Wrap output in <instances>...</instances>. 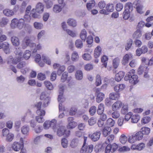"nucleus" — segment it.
I'll return each instance as SVG.
<instances>
[{
    "label": "nucleus",
    "mask_w": 153,
    "mask_h": 153,
    "mask_svg": "<svg viewBox=\"0 0 153 153\" xmlns=\"http://www.w3.org/2000/svg\"><path fill=\"white\" fill-rule=\"evenodd\" d=\"M35 44L33 43L29 37L26 36L22 41L21 46L23 49H25L27 47H33L35 46Z\"/></svg>",
    "instance_id": "nucleus-1"
},
{
    "label": "nucleus",
    "mask_w": 153,
    "mask_h": 153,
    "mask_svg": "<svg viewBox=\"0 0 153 153\" xmlns=\"http://www.w3.org/2000/svg\"><path fill=\"white\" fill-rule=\"evenodd\" d=\"M125 8V10L123 13V18L125 20H127L130 16V12L133 10L132 4L130 2L127 3Z\"/></svg>",
    "instance_id": "nucleus-2"
},
{
    "label": "nucleus",
    "mask_w": 153,
    "mask_h": 153,
    "mask_svg": "<svg viewBox=\"0 0 153 153\" xmlns=\"http://www.w3.org/2000/svg\"><path fill=\"white\" fill-rule=\"evenodd\" d=\"M25 20L23 19H20L19 20L14 19L12 21L11 25L12 27H17L19 29H21L24 26Z\"/></svg>",
    "instance_id": "nucleus-3"
},
{
    "label": "nucleus",
    "mask_w": 153,
    "mask_h": 153,
    "mask_svg": "<svg viewBox=\"0 0 153 153\" xmlns=\"http://www.w3.org/2000/svg\"><path fill=\"white\" fill-rule=\"evenodd\" d=\"M56 134L59 137H61L64 134L68 137L70 134V131L69 130H66L65 128L63 126H58L56 127Z\"/></svg>",
    "instance_id": "nucleus-4"
},
{
    "label": "nucleus",
    "mask_w": 153,
    "mask_h": 153,
    "mask_svg": "<svg viewBox=\"0 0 153 153\" xmlns=\"http://www.w3.org/2000/svg\"><path fill=\"white\" fill-rule=\"evenodd\" d=\"M93 146L90 145L87 146L83 145L80 150L81 153H90L93 150Z\"/></svg>",
    "instance_id": "nucleus-5"
},
{
    "label": "nucleus",
    "mask_w": 153,
    "mask_h": 153,
    "mask_svg": "<svg viewBox=\"0 0 153 153\" xmlns=\"http://www.w3.org/2000/svg\"><path fill=\"white\" fill-rule=\"evenodd\" d=\"M100 135V131H97L91 134H89V137L92 141L95 142L99 139Z\"/></svg>",
    "instance_id": "nucleus-6"
},
{
    "label": "nucleus",
    "mask_w": 153,
    "mask_h": 153,
    "mask_svg": "<svg viewBox=\"0 0 153 153\" xmlns=\"http://www.w3.org/2000/svg\"><path fill=\"white\" fill-rule=\"evenodd\" d=\"M134 4L135 5V7H134L136 8L138 13L140 14H142L143 13V7L140 1L138 0L135 1L134 3Z\"/></svg>",
    "instance_id": "nucleus-7"
},
{
    "label": "nucleus",
    "mask_w": 153,
    "mask_h": 153,
    "mask_svg": "<svg viewBox=\"0 0 153 153\" xmlns=\"http://www.w3.org/2000/svg\"><path fill=\"white\" fill-rule=\"evenodd\" d=\"M64 87L62 85H60L59 86V95L58 97V101L62 102L65 101V99L63 97Z\"/></svg>",
    "instance_id": "nucleus-8"
},
{
    "label": "nucleus",
    "mask_w": 153,
    "mask_h": 153,
    "mask_svg": "<svg viewBox=\"0 0 153 153\" xmlns=\"http://www.w3.org/2000/svg\"><path fill=\"white\" fill-rule=\"evenodd\" d=\"M42 102H39L36 104L35 106L37 110L36 111L37 114L39 115L44 116L45 114V111L44 110L41 109Z\"/></svg>",
    "instance_id": "nucleus-9"
},
{
    "label": "nucleus",
    "mask_w": 153,
    "mask_h": 153,
    "mask_svg": "<svg viewBox=\"0 0 153 153\" xmlns=\"http://www.w3.org/2000/svg\"><path fill=\"white\" fill-rule=\"evenodd\" d=\"M65 6L64 4H55L53 7V11L56 13L60 12Z\"/></svg>",
    "instance_id": "nucleus-10"
},
{
    "label": "nucleus",
    "mask_w": 153,
    "mask_h": 153,
    "mask_svg": "<svg viewBox=\"0 0 153 153\" xmlns=\"http://www.w3.org/2000/svg\"><path fill=\"white\" fill-rule=\"evenodd\" d=\"M123 104L120 101H117L112 105V109L113 111L119 110L123 106Z\"/></svg>",
    "instance_id": "nucleus-11"
},
{
    "label": "nucleus",
    "mask_w": 153,
    "mask_h": 153,
    "mask_svg": "<svg viewBox=\"0 0 153 153\" xmlns=\"http://www.w3.org/2000/svg\"><path fill=\"white\" fill-rule=\"evenodd\" d=\"M23 147V144H20L17 142H14L12 145L13 149L16 151H19L20 149H22Z\"/></svg>",
    "instance_id": "nucleus-12"
},
{
    "label": "nucleus",
    "mask_w": 153,
    "mask_h": 153,
    "mask_svg": "<svg viewBox=\"0 0 153 153\" xmlns=\"http://www.w3.org/2000/svg\"><path fill=\"white\" fill-rule=\"evenodd\" d=\"M135 73H134L133 74H131L130 79L129 80V82L134 84H136L139 81L137 76L135 75Z\"/></svg>",
    "instance_id": "nucleus-13"
},
{
    "label": "nucleus",
    "mask_w": 153,
    "mask_h": 153,
    "mask_svg": "<svg viewBox=\"0 0 153 153\" xmlns=\"http://www.w3.org/2000/svg\"><path fill=\"white\" fill-rule=\"evenodd\" d=\"M125 73L123 71H120L117 74L115 77V79L117 82L120 81L125 75Z\"/></svg>",
    "instance_id": "nucleus-14"
},
{
    "label": "nucleus",
    "mask_w": 153,
    "mask_h": 153,
    "mask_svg": "<svg viewBox=\"0 0 153 153\" xmlns=\"http://www.w3.org/2000/svg\"><path fill=\"white\" fill-rule=\"evenodd\" d=\"M102 49L101 47L97 46L95 49L94 55L95 58H97L98 57L101 53Z\"/></svg>",
    "instance_id": "nucleus-15"
},
{
    "label": "nucleus",
    "mask_w": 153,
    "mask_h": 153,
    "mask_svg": "<svg viewBox=\"0 0 153 153\" xmlns=\"http://www.w3.org/2000/svg\"><path fill=\"white\" fill-rule=\"evenodd\" d=\"M111 131V128L110 127L106 126L104 127L102 130L103 135L104 137L107 136L110 134Z\"/></svg>",
    "instance_id": "nucleus-16"
},
{
    "label": "nucleus",
    "mask_w": 153,
    "mask_h": 153,
    "mask_svg": "<svg viewBox=\"0 0 153 153\" xmlns=\"http://www.w3.org/2000/svg\"><path fill=\"white\" fill-rule=\"evenodd\" d=\"M11 41L13 45L15 46H17L19 45L20 44L19 38L15 36L12 37L11 38Z\"/></svg>",
    "instance_id": "nucleus-17"
},
{
    "label": "nucleus",
    "mask_w": 153,
    "mask_h": 153,
    "mask_svg": "<svg viewBox=\"0 0 153 153\" xmlns=\"http://www.w3.org/2000/svg\"><path fill=\"white\" fill-rule=\"evenodd\" d=\"M44 6L41 3H38L36 6V12L39 13H42L43 11Z\"/></svg>",
    "instance_id": "nucleus-18"
},
{
    "label": "nucleus",
    "mask_w": 153,
    "mask_h": 153,
    "mask_svg": "<svg viewBox=\"0 0 153 153\" xmlns=\"http://www.w3.org/2000/svg\"><path fill=\"white\" fill-rule=\"evenodd\" d=\"M109 97L110 99L112 100H118L120 97V94L118 93L112 92L109 94Z\"/></svg>",
    "instance_id": "nucleus-19"
},
{
    "label": "nucleus",
    "mask_w": 153,
    "mask_h": 153,
    "mask_svg": "<svg viewBox=\"0 0 153 153\" xmlns=\"http://www.w3.org/2000/svg\"><path fill=\"white\" fill-rule=\"evenodd\" d=\"M140 117L138 114L132 115L131 117V122L133 123H137L139 120Z\"/></svg>",
    "instance_id": "nucleus-20"
},
{
    "label": "nucleus",
    "mask_w": 153,
    "mask_h": 153,
    "mask_svg": "<svg viewBox=\"0 0 153 153\" xmlns=\"http://www.w3.org/2000/svg\"><path fill=\"white\" fill-rule=\"evenodd\" d=\"M2 49L6 54L9 53H10L9 48V45L7 43H4L2 44Z\"/></svg>",
    "instance_id": "nucleus-21"
},
{
    "label": "nucleus",
    "mask_w": 153,
    "mask_h": 153,
    "mask_svg": "<svg viewBox=\"0 0 153 153\" xmlns=\"http://www.w3.org/2000/svg\"><path fill=\"white\" fill-rule=\"evenodd\" d=\"M104 94L102 92L99 93L97 95L96 98V101L98 103H100L101 102L104 98Z\"/></svg>",
    "instance_id": "nucleus-22"
},
{
    "label": "nucleus",
    "mask_w": 153,
    "mask_h": 153,
    "mask_svg": "<svg viewBox=\"0 0 153 153\" xmlns=\"http://www.w3.org/2000/svg\"><path fill=\"white\" fill-rule=\"evenodd\" d=\"M141 36V31L140 30L138 29L134 32L132 36L133 38L137 39L140 38Z\"/></svg>",
    "instance_id": "nucleus-23"
},
{
    "label": "nucleus",
    "mask_w": 153,
    "mask_h": 153,
    "mask_svg": "<svg viewBox=\"0 0 153 153\" xmlns=\"http://www.w3.org/2000/svg\"><path fill=\"white\" fill-rule=\"evenodd\" d=\"M44 83L46 88L48 90H52L53 89V85L50 81H45L44 82Z\"/></svg>",
    "instance_id": "nucleus-24"
},
{
    "label": "nucleus",
    "mask_w": 153,
    "mask_h": 153,
    "mask_svg": "<svg viewBox=\"0 0 153 153\" xmlns=\"http://www.w3.org/2000/svg\"><path fill=\"white\" fill-rule=\"evenodd\" d=\"M29 131V128L28 126H24L21 128V132L23 134H28Z\"/></svg>",
    "instance_id": "nucleus-25"
},
{
    "label": "nucleus",
    "mask_w": 153,
    "mask_h": 153,
    "mask_svg": "<svg viewBox=\"0 0 153 153\" xmlns=\"http://www.w3.org/2000/svg\"><path fill=\"white\" fill-rule=\"evenodd\" d=\"M104 110V105L103 103H101L99 104L97 112L98 114H101L103 113Z\"/></svg>",
    "instance_id": "nucleus-26"
},
{
    "label": "nucleus",
    "mask_w": 153,
    "mask_h": 153,
    "mask_svg": "<svg viewBox=\"0 0 153 153\" xmlns=\"http://www.w3.org/2000/svg\"><path fill=\"white\" fill-rule=\"evenodd\" d=\"M50 123L51 127L52 128L54 132H56V127H58L56 125V120L55 119H53L51 121H50Z\"/></svg>",
    "instance_id": "nucleus-27"
},
{
    "label": "nucleus",
    "mask_w": 153,
    "mask_h": 153,
    "mask_svg": "<svg viewBox=\"0 0 153 153\" xmlns=\"http://www.w3.org/2000/svg\"><path fill=\"white\" fill-rule=\"evenodd\" d=\"M4 14L8 16H11L13 15L14 12L12 10L9 9H5L3 11Z\"/></svg>",
    "instance_id": "nucleus-28"
},
{
    "label": "nucleus",
    "mask_w": 153,
    "mask_h": 153,
    "mask_svg": "<svg viewBox=\"0 0 153 153\" xmlns=\"http://www.w3.org/2000/svg\"><path fill=\"white\" fill-rule=\"evenodd\" d=\"M108 58L105 55L103 56L101 58V61L102 63V65L105 68H106L107 66V61Z\"/></svg>",
    "instance_id": "nucleus-29"
},
{
    "label": "nucleus",
    "mask_w": 153,
    "mask_h": 153,
    "mask_svg": "<svg viewBox=\"0 0 153 153\" xmlns=\"http://www.w3.org/2000/svg\"><path fill=\"white\" fill-rule=\"evenodd\" d=\"M121 109V113L122 114H125L128 112V105L127 104H123Z\"/></svg>",
    "instance_id": "nucleus-30"
},
{
    "label": "nucleus",
    "mask_w": 153,
    "mask_h": 153,
    "mask_svg": "<svg viewBox=\"0 0 153 153\" xmlns=\"http://www.w3.org/2000/svg\"><path fill=\"white\" fill-rule=\"evenodd\" d=\"M135 73V71L134 70H131L126 75L124 78V79L125 81L129 80V81L130 79L131 74H133V73Z\"/></svg>",
    "instance_id": "nucleus-31"
},
{
    "label": "nucleus",
    "mask_w": 153,
    "mask_h": 153,
    "mask_svg": "<svg viewBox=\"0 0 153 153\" xmlns=\"http://www.w3.org/2000/svg\"><path fill=\"white\" fill-rule=\"evenodd\" d=\"M141 130V131H141L143 135V134H148L150 133V128H149L144 127L142 128Z\"/></svg>",
    "instance_id": "nucleus-32"
},
{
    "label": "nucleus",
    "mask_w": 153,
    "mask_h": 153,
    "mask_svg": "<svg viewBox=\"0 0 153 153\" xmlns=\"http://www.w3.org/2000/svg\"><path fill=\"white\" fill-rule=\"evenodd\" d=\"M119 62L120 59L118 57L116 58L113 60L112 64L114 68L116 69L118 67Z\"/></svg>",
    "instance_id": "nucleus-33"
},
{
    "label": "nucleus",
    "mask_w": 153,
    "mask_h": 153,
    "mask_svg": "<svg viewBox=\"0 0 153 153\" xmlns=\"http://www.w3.org/2000/svg\"><path fill=\"white\" fill-rule=\"evenodd\" d=\"M67 23L69 26L73 27H75L76 25V20L72 19H68Z\"/></svg>",
    "instance_id": "nucleus-34"
},
{
    "label": "nucleus",
    "mask_w": 153,
    "mask_h": 153,
    "mask_svg": "<svg viewBox=\"0 0 153 153\" xmlns=\"http://www.w3.org/2000/svg\"><path fill=\"white\" fill-rule=\"evenodd\" d=\"M95 4V2L94 1L92 0L89 3H87L86 7L88 10H90L93 8Z\"/></svg>",
    "instance_id": "nucleus-35"
},
{
    "label": "nucleus",
    "mask_w": 153,
    "mask_h": 153,
    "mask_svg": "<svg viewBox=\"0 0 153 153\" xmlns=\"http://www.w3.org/2000/svg\"><path fill=\"white\" fill-rule=\"evenodd\" d=\"M130 55L128 54H126L123 57V60L122 61V64L123 65H125L128 63L130 57Z\"/></svg>",
    "instance_id": "nucleus-36"
},
{
    "label": "nucleus",
    "mask_w": 153,
    "mask_h": 153,
    "mask_svg": "<svg viewBox=\"0 0 153 153\" xmlns=\"http://www.w3.org/2000/svg\"><path fill=\"white\" fill-rule=\"evenodd\" d=\"M50 100V98L49 97H47L44 99L42 107L44 108L47 106L49 103Z\"/></svg>",
    "instance_id": "nucleus-37"
},
{
    "label": "nucleus",
    "mask_w": 153,
    "mask_h": 153,
    "mask_svg": "<svg viewBox=\"0 0 153 153\" xmlns=\"http://www.w3.org/2000/svg\"><path fill=\"white\" fill-rule=\"evenodd\" d=\"M86 36L87 32L86 30L85 29L82 30L81 32L80 35V37L81 39L85 41L86 39Z\"/></svg>",
    "instance_id": "nucleus-38"
},
{
    "label": "nucleus",
    "mask_w": 153,
    "mask_h": 153,
    "mask_svg": "<svg viewBox=\"0 0 153 153\" xmlns=\"http://www.w3.org/2000/svg\"><path fill=\"white\" fill-rule=\"evenodd\" d=\"M115 121L111 118H110L108 119L106 121V124L109 126V127H111L114 125Z\"/></svg>",
    "instance_id": "nucleus-39"
},
{
    "label": "nucleus",
    "mask_w": 153,
    "mask_h": 153,
    "mask_svg": "<svg viewBox=\"0 0 153 153\" xmlns=\"http://www.w3.org/2000/svg\"><path fill=\"white\" fill-rule=\"evenodd\" d=\"M93 38L91 36H88L87 38L86 42L89 45L88 46V47H91V45L93 43Z\"/></svg>",
    "instance_id": "nucleus-40"
},
{
    "label": "nucleus",
    "mask_w": 153,
    "mask_h": 153,
    "mask_svg": "<svg viewBox=\"0 0 153 153\" xmlns=\"http://www.w3.org/2000/svg\"><path fill=\"white\" fill-rule=\"evenodd\" d=\"M120 140L122 144H124L127 142V138L124 134H122L120 137Z\"/></svg>",
    "instance_id": "nucleus-41"
},
{
    "label": "nucleus",
    "mask_w": 153,
    "mask_h": 153,
    "mask_svg": "<svg viewBox=\"0 0 153 153\" xmlns=\"http://www.w3.org/2000/svg\"><path fill=\"white\" fill-rule=\"evenodd\" d=\"M31 52L29 50H26L24 52L23 57L26 59H28L30 57Z\"/></svg>",
    "instance_id": "nucleus-42"
},
{
    "label": "nucleus",
    "mask_w": 153,
    "mask_h": 153,
    "mask_svg": "<svg viewBox=\"0 0 153 153\" xmlns=\"http://www.w3.org/2000/svg\"><path fill=\"white\" fill-rule=\"evenodd\" d=\"M50 93L46 91H45L42 93L40 96V99L41 100H43L47 97H49L48 96Z\"/></svg>",
    "instance_id": "nucleus-43"
},
{
    "label": "nucleus",
    "mask_w": 153,
    "mask_h": 153,
    "mask_svg": "<svg viewBox=\"0 0 153 153\" xmlns=\"http://www.w3.org/2000/svg\"><path fill=\"white\" fill-rule=\"evenodd\" d=\"M137 140H141L143 137V135L141 131H139L134 135Z\"/></svg>",
    "instance_id": "nucleus-44"
},
{
    "label": "nucleus",
    "mask_w": 153,
    "mask_h": 153,
    "mask_svg": "<svg viewBox=\"0 0 153 153\" xmlns=\"http://www.w3.org/2000/svg\"><path fill=\"white\" fill-rule=\"evenodd\" d=\"M96 110L97 108L95 106H91L90 108L89 111L90 114L91 116L94 115L95 114Z\"/></svg>",
    "instance_id": "nucleus-45"
},
{
    "label": "nucleus",
    "mask_w": 153,
    "mask_h": 153,
    "mask_svg": "<svg viewBox=\"0 0 153 153\" xmlns=\"http://www.w3.org/2000/svg\"><path fill=\"white\" fill-rule=\"evenodd\" d=\"M133 43L132 40L131 39H129L127 41V45L126 46L125 49L126 50H128L131 47Z\"/></svg>",
    "instance_id": "nucleus-46"
},
{
    "label": "nucleus",
    "mask_w": 153,
    "mask_h": 153,
    "mask_svg": "<svg viewBox=\"0 0 153 153\" xmlns=\"http://www.w3.org/2000/svg\"><path fill=\"white\" fill-rule=\"evenodd\" d=\"M105 8L108 12H112L114 10V7L113 4H107Z\"/></svg>",
    "instance_id": "nucleus-47"
},
{
    "label": "nucleus",
    "mask_w": 153,
    "mask_h": 153,
    "mask_svg": "<svg viewBox=\"0 0 153 153\" xmlns=\"http://www.w3.org/2000/svg\"><path fill=\"white\" fill-rule=\"evenodd\" d=\"M151 118L150 117L146 116L143 118L141 122L143 124H145L149 122Z\"/></svg>",
    "instance_id": "nucleus-48"
},
{
    "label": "nucleus",
    "mask_w": 153,
    "mask_h": 153,
    "mask_svg": "<svg viewBox=\"0 0 153 153\" xmlns=\"http://www.w3.org/2000/svg\"><path fill=\"white\" fill-rule=\"evenodd\" d=\"M61 144L63 148H67L68 144V141L67 139L65 138L62 139L61 140Z\"/></svg>",
    "instance_id": "nucleus-49"
},
{
    "label": "nucleus",
    "mask_w": 153,
    "mask_h": 153,
    "mask_svg": "<svg viewBox=\"0 0 153 153\" xmlns=\"http://www.w3.org/2000/svg\"><path fill=\"white\" fill-rule=\"evenodd\" d=\"M101 84V79L100 76L97 74L96 77V85L97 86L100 85Z\"/></svg>",
    "instance_id": "nucleus-50"
},
{
    "label": "nucleus",
    "mask_w": 153,
    "mask_h": 153,
    "mask_svg": "<svg viewBox=\"0 0 153 153\" xmlns=\"http://www.w3.org/2000/svg\"><path fill=\"white\" fill-rule=\"evenodd\" d=\"M34 26L35 28L39 29L42 28L43 25L41 23L35 22L34 23Z\"/></svg>",
    "instance_id": "nucleus-51"
},
{
    "label": "nucleus",
    "mask_w": 153,
    "mask_h": 153,
    "mask_svg": "<svg viewBox=\"0 0 153 153\" xmlns=\"http://www.w3.org/2000/svg\"><path fill=\"white\" fill-rule=\"evenodd\" d=\"M123 8V4L120 3H117L115 6V8L117 11H121Z\"/></svg>",
    "instance_id": "nucleus-52"
},
{
    "label": "nucleus",
    "mask_w": 153,
    "mask_h": 153,
    "mask_svg": "<svg viewBox=\"0 0 153 153\" xmlns=\"http://www.w3.org/2000/svg\"><path fill=\"white\" fill-rule=\"evenodd\" d=\"M96 123V119L94 117H92L88 120V123L90 126H92Z\"/></svg>",
    "instance_id": "nucleus-53"
},
{
    "label": "nucleus",
    "mask_w": 153,
    "mask_h": 153,
    "mask_svg": "<svg viewBox=\"0 0 153 153\" xmlns=\"http://www.w3.org/2000/svg\"><path fill=\"white\" fill-rule=\"evenodd\" d=\"M76 111V105L72 106L71 108L69 111L70 115H75Z\"/></svg>",
    "instance_id": "nucleus-54"
},
{
    "label": "nucleus",
    "mask_w": 153,
    "mask_h": 153,
    "mask_svg": "<svg viewBox=\"0 0 153 153\" xmlns=\"http://www.w3.org/2000/svg\"><path fill=\"white\" fill-rule=\"evenodd\" d=\"M114 135L113 134L110 135V136H108L106 139V141H105V143L107 144L112 141L114 138Z\"/></svg>",
    "instance_id": "nucleus-55"
},
{
    "label": "nucleus",
    "mask_w": 153,
    "mask_h": 153,
    "mask_svg": "<svg viewBox=\"0 0 153 153\" xmlns=\"http://www.w3.org/2000/svg\"><path fill=\"white\" fill-rule=\"evenodd\" d=\"M14 53L16 55L18 56H21L22 57V53L20 48H16L14 51Z\"/></svg>",
    "instance_id": "nucleus-56"
},
{
    "label": "nucleus",
    "mask_w": 153,
    "mask_h": 153,
    "mask_svg": "<svg viewBox=\"0 0 153 153\" xmlns=\"http://www.w3.org/2000/svg\"><path fill=\"white\" fill-rule=\"evenodd\" d=\"M83 58L85 60H89L91 58L90 55L88 53H84L82 56Z\"/></svg>",
    "instance_id": "nucleus-57"
},
{
    "label": "nucleus",
    "mask_w": 153,
    "mask_h": 153,
    "mask_svg": "<svg viewBox=\"0 0 153 153\" xmlns=\"http://www.w3.org/2000/svg\"><path fill=\"white\" fill-rule=\"evenodd\" d=\"M8 22V20L6 18H3L2 19V21L0 23V24L2 27H3L6 25Z\"/></svg>",
    "instance_id": "nucleus-58"
},
{
    "label": "nucleus",
    "mask_w": 153,
    "mask_h": 153,
    "mask_svg": "<svg viewBox=\"0 0 153 153\" xmlns=\"http://www.w3.org/2000/svg\"><path fill=\"white\" fill-rule=\"evenodd\" d=\"M37 78L40 80H43L46 78V77L44 74L41 73H39L37 75Z\"/></svg>",
    "instance_id": "nucleus-59"
},
{
    "label": "nucleus",
    "mask_w": 153,
    "mask_h": 153,
    "mask_svg": "<svg viewBox=\"0 0 153 153\" xmlns=\"http://www.w3.org/2000/svg\"><path fill=\"white\" fill-rule=\"evenodd\" d=\"M14 137V135L11 133L8 134L6 138V140L9 142L12 141Z\"/></svg>",
    "instance_id": "nucleus-60"
},
{
    "label": "nucleus",
    "mask_w": 153,
    "mask_h": 153,
    "mask_svg": "<svg viewBox=\"0 0 153 153\" xmlns=\"http://www.w3.org/2000/svg\"><path fill=\"white\" fill-rule=\"evenodd\" d=\"M21 56H17L15 58H13V64H16L21 61Z\"/></svg>",
    "instance_id": "nucleus-61"
},
{
    "label": "nucleus",
    "mask_w": 153,
    "mask_h": 153,
    "mask_svg": "<svg viewBox=\"0 0 153 153\" xmlns=\"http://www.w3.org/2000/svg\"><path fill=\"white\" fill-rule=\"evenodd\" d=\"M65 70V68L64 66H60L57 70V74L59 75H60L61 74L64 72Z\"/></svg>",
    "instance_id": "nucleus-62"
},
{
    "label": "nucleus",
    "mask_w": 153,
    "mask_h": 153,
    "mask_svg": "<svg viewBox=\"0 0 153 153\" xmlns=\"http://www.w3.org/2000/svg\"><path fill=\"white\" fill-rule=\"evenodd\" d=\"M112 114V117L114 119H117L119 118L120 116V114L119 112L114 111Z\"/></svg>",
    "instance_id": "nucleus-63"
},
{
    "label": "nucleus",
    "mask_w": 153,
    "mask_h": 153,
    "mask_svg": "<svg viewBox=\"0 0 153 153\" xmlns=\"http://www.w3.org/2000/svg\"><path fill=\"white\" fill-rule=\"evenodd\" d=\"M137 140L134 135L130 137L128 139V142L130 143H133L135 142Z\"/></svg>",
    "instance_id": "nucleus-64"
}]
</instances>
